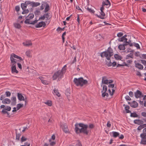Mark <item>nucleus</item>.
<instances>
[{"label":"nucleus","mask_w":146,"mask_h":146,"mask_svg":"<svg viewBox=\"0 0 146 146\" xmlns=\"http://www.w3.org/2000/svg\"><path fill=\"white\" fill-rule=\"evenodd\" d=\"M49 142H50V145L51 146L54 145L55 144V143L54 141H51V139H50L49 140Z\"/></svg>","instance_id":"49530a36"},{"label":"nucleus","mask_w":146,"mask_h":146,"mask_svg":"<svg viewBox=\"0 0 146 146\" xmlns=\"http://www.w3.org/2000/svg\"><path fill=\"white\" fill-rule=\"evenodd\" d=\"M108 85V86L110 88H113L114 87V85L113 84H110Z\"/></svg>","instance_id":"6e6d98bb"},{"label":"nucleus","mask_w":146,"mask_h":146,"mask_svg":"<svg viewBox=\"0 0 146 146\" xmlns=\"http://www.w3.org/2000/svg\"><path fill=\"white\" fill-rule=\"evenodd\" d=\"M101 86H102L103 89L102 91V96L105 99L107 98L108 96V94L106 92H108L107 90L108 88L107 86L106 85L101 84Z\"/></svg>","instance_id":"39448f33"},{"label":"nucleus","mask_w":146,"mask_h":146,"mask_svg":"<svg viewBox=\"0 0 146 146\" xmlns=\"http://www.w3.org/2000/svg\"><path fill=\"white\" fill-rule=\"evenodd\" d=\"M23 106V104H17V110H18Z\"/></svg>","instance_id":"58836bf2"},{"label":"nucleus","mask_w":146,"mask_h":146,"mask_svg":"<svg viewBox=\"0 0 146 146\" xmlns=\"http://www.w3.org/2000/svg\"><path fill=\"white\" fill-rule=\"evenodd\" d=\"M38 21V20H35L34 21H33L31 22V24L34 25L36 23L37 21Z\"/></svg>","instance_id":"774afa93"},{"label":"nucleus","mask_w":146,"mask_h":146,"mask_svg":"<svg viewBox=\"0 0 146 146\" xmlns=\"http://www.w3.org/2000/svg\"><path fill=\"white\" fill-rule=\"evenodd\" d=\"M134 123L135 124L137 125H142L144 123L143 121L140 119H135L134 120Z\"/></svg>","instance_id":"a211bd4d"},{"label":"nucleus","mask_w":146,"mask_h":146,"mask_svg":"<svg viewBox=\"0 0 146 146\" xmlns=\"http://www.w3.org/2000/svg\"><path fill=\"white\" fill-rule=\"evenodd\" d=\"M88 10V12L92 14L94 13V12H95L94 10Z\"/></svg>","instance_id":"bf43d9fd"},{"label":"nucleus","mask_w":146,"mask_h":146,"mask_svg":"<svg viewBox=\"0 0 146 146\" xmlns=\"http://www.w3.org/2000/svg\"><path fill=\"white\" fill-rule=\"evenodd\" d=\"M26 3L29 4L33 7H35L39 6L40 4V3L35 2H31L29 1H27Z\"/></svg>","instance_id":"9d476101"},{"label":"nucleus","mask_w":146,"mask_h":146,"mask_svg":"<svg viewBox=\"0 0 146 146\" xmlns=\"http://www.w3.org/2000/svg\"><path fill=\"white\" fill-rule=\"evenodd\" d=\"M125 44H120L118 46V48L120 50H124L125 49Z\"/></svg>","instance_id":"b1692460"},{"label":"nucleus","mask_w":146,"mask_h":146,"mask_svg":"<svg viewBox=\"0 0 146 146\" xmlns=\"http://www.w3.org/2000/svg\"><path fill=\"white\" fill-rule=\"evenodd\" d=\"M5 94L7 97H10L11 95V93L9 91L6 92H5Z\"/></svg>","instance_id":"de8ad7c7"},{"label":"nucleus","mask_w":146,"mask_h":146,"mask_svg":"<svg viewBox=\"0 0 146 146\" xmlns=\"http://www.w3.org/2000/svg\"><path fill=\"white\" fill-rule=\"evenodd\" d=\"M99 10L98 11V12H97V13H95L96 15L102 19H104L105 16V13L103 11V10Z\"/></svg>","instance_id":"1a4fd4ad"},{"label":"nucleus","mask_w":146,"mask_h":146,"mask_svg":"<svg viewBox=\"0 0 146 146\" xmlns=\"http://www.w3.org/2000/svg\"><path fill=\"white\" fill-rule=\"evenodd\" d=\"M44 103L47 106H50L52 105V102L50 100H47L46 102H44Z\"/></svg>","instance_id":"c9c22d12"},{"label":"nucleus","mask_w":146,"mask_h":146,"mask_svg":"<svg viewBox=\"0 0 146 146\" xmlns=\"http://www.w3.org/2000/svg\"><path fill=\"white\" fill-rule=\"evenodd\" d=\"M140 137L142 138L141 143L143 144H146V135L145 134H141Z\"/></svg>","instance_id":"f8f14e48"},{"label":"nucleus","mask_w":146,"mask_h":146,"mask_svg":"<svg viewBox=\"0 0 146 146\" xmlns=\"http://www.w3.org/2000/svg\"><path fill=\"white\" fill-rule=\"evenodd\" d=\"M113 54L112 49L110 47H109L107 50L101 53V56L103 58L105 57L107 60L106 61H109L110 60V57Z\"/></svg>","instance_id":"7ed1b4c3"},{"label":"nucleus","mask_w":146,"mask_h":146,"mask_svg":"<svg viewBox=\"0 0 146 146\" xmlns=\"http://www.w3.org/2000/svg\"><path fill=\"white\" fill-rule=\"evenodd\" d=\"M129 95L130 96L132 97L133 96V93L132 92H129Z\"/></svg>","instance_id":"e2e57ef3"},{"label":"nucleus","mask_w":146,"mask_h":146,"mask_svg":"<svg viewBox=\"0 0 146 146\" xmlns=\"http://www.w3.org/2000/svg\"><path fill=\"white\" fill-rule=\"evenodd\" d=\"M67 66L64 65L61 70H59L55 72L53 76V80L58 79V80H60L63 77L64 74L65 73L66 70Z\"/></svg>","instance_id":"f03ea898"},{"label":"nucleus","mask_w":146,"mask_h":146,"mask_svg":"<svg viewBox=\"0 0 146 146\" xmlns=\"http://www.w3.org/2000/svg\"><path fill=\"white\" fill-rule=\"evenodd\" d=\"M141 95V92L139 90H137L135 93V95L136 98H140Z\"/></svg>","instance_id":"5701e85b"},{"label":"nucleus","mask_w":146,"mask_h":146,"mask_svg":"<svg viewBox=\"0 0 146 146\" xmlns=\"http://www.w3.org/2000/svg\"><path fill=\"white\" fill-rule=\"evenodd\" d=\"M53 93L54 95H56L58 97H60V94L58 92V90L55 89L53 90Z\"/></svg>","instance_id":"c756f323"},{"label":"nucleus","mask_w":146,"mask_h":146,"mask_svg":"<svg viewBox=\"0 0 146 146\" xmlns=\"http://www.w3.org/2000/svg\"><path fill=\"white\" fill-rule=\"evenodd\" d=\"M130 46H133L137 48V49H140V47L139 45L137 43H133L129 44Z\"/></svg>","instance_id":"2f4dec72"},{"label":"nucleus","mask_w":146,"mask_h":146,"mask_svg":"<svg viewBox=\"0 0 146 146\" xmlns=\"http://www.w3.org/2000/svg\"><path fill=\"white\" fill-rule=\"evenodd\" d=\"M111 124L110 121H108L107 124V127H108L110 128L111 126Z\"/></svg>","instance_id":"3c124183"},{"label":"nucleus","mask_w":146,"mask_h":146,"mask_svg":"<svg viewBox=\"0 0 146 146\" xmlns=\"http://www.w3.org/2000/svg\"><path fill=\"white\" fill-rule=\"evenodd\" d=\"M123 35V33H122L120 32L119 33L117 34V36L118 37H120L122 36Z\"/></svg>","instance_id":"864d4df0"},{"label":"nucleus","mask_w":146,"mask_h":146,"mask_svg":"<svg viewBox=\"0 0 146 146\" xmlns=\"http://www.w3.org/2000/svg\"><path fill=\"white\" fill-rule=\"evenodd\" d=\"M11 104L12 105H15L16 104V98L14 96H13L11 98Z\"/></svg>","instance_id":"6ab92c4d"},{"label":"nucleus","mask_w":146,"mask_h":146,"mask_svg":"<svg viewBox=\"0 0 146 146\" xmlns=\"http://www.w3.org/2000/svg\"><path fill=\"white\" fill-rule=\"evenodd\" d=\"M63 131L65 133H67L68 132V128L67 125L65 123L61 125Z\"/></svg>","instance_id":"dca6fc26"},{"label":"nucleus","mask_w":146,"mask_h":146,"mask_svg":"<svg viewBox=\"0 0 146 146\" xmlns=\"http://www.w3.org/2000/svg\"><path fill=\"white\" fill-rule=\"evenodd\" d=\"M141 62L144 66H146V61L144 60H141Z\"/></svg>","instance_id":"8fccbe9b"},{"label":"nucleus","mask_w":146,"mask_h":146,"mask_svg":"<svg viewBox=\"0 0 146 146\" xmlns=\"http://www.w3.org/2000/svg\"><path fill=\"white\" fill-rule=\"evenodd\" d=\"M41 9H49L50 8L49 4L47 2H43L42 3L41 6Z\"/></svg>","instance_id":"ddd939ff"},{"label":"nucleus","mask_w":146,"mask_h":146,"mask_svg":"<svg viewBox=\"0 0 146 146\" xmlns=\"http://www.w3.org/2000/svg\"><path fill=\"white\" fill-rule=\"evenodd\" d=\"M113 81L111 80H108L106 76H104L102 78V84H109L112 83Z\"/></svg>","instance_id":"0eeeda50"},{"label":"nucleus","mask_w":146,"mask_h":146,"mask_svg":"<svg viewBox=\"0 0 146 146\" xmlns=\"http://www.w3.org/2000/svg\"><path fill=\"white\" fill-rule=\"evenodd\" d=\"M27 1H26L25 3H22L21 4V7L22 9H25L28 4L26 3Z\"/></svg>","instance_id":"cd10ccee"},{"label":"nucleus","mask_w":146,"mask_h":146,"mask_svg":"<svg viewBox=\"0 0 146 146\" xmlns=\"http://www.w3.org/2000/svg\"><path fill=\"white\" fill-rule=\"evenodd\" d=\"M30 144L28 143H25L23 145H22L21 146H30Z\"/></svg>","instance_id":"4d7b16f0"},{"label":"nucleus","mask_w":146,"mask_h":146,"mask_svg":"<svg viewBox=\"0 0 146 146\" xmlns=\"http://www.w3.org/2000/svg\"><path fill=\"white\" fill-rule=\"evenodd\" d=\"M145 127H146V124H142L139 126L137 128V130H140Z\"/></svg>","instance_id":"473e14b6"},{"label":"nucleus","mask_w":146,"mask_h":146,"mask_svg":"<svg viewBox=\"0 0 146 146\" xmlns=\"http://www.w3.org/2000/svg\"><path fill=\"white\" fill-rule=\"evenodd\" d=\"M110 6V3L108 0H106L103 3L102 7H101L100 9H107Z\"/></svg>","instance_id":"9b49d317"},{"label":"nucleus","mask_w":146,"mask_h":146,"mask_svg":"<svg viewBox=\"0 0 146 146\" xmlns=\"http://www.w3.org/2000/svg\"><path fill=\"white\" fill-rule=\"evenodd\" d=\"M17 97L18 99L20 101H24V98L23 96H22L21 94L18 93L17 94Z\"/></svg>","instance_id":"4be33fe9"},{"label":"nucleus","mask_w":146,"mask_h":146,"mask_svg":"<svg viewBox=\"0 0 146 146\" xmlns=\"http://www.w3.org/2000/svg\"><path fill=\"white\" fill-rule=\"evenodd\" d=\"M126 36V35H125L123 36L121 38L120 41L126 43L127 44H126L127 45L128 43V42H127V39L125 38Z\"/></svg>","instance_id":"bb28decb"},{"label":"nucleus","mask_w":146,"mask_h":146,"mask_svg":"<svg viewBox=\"0 0 146 146\" xmlns=\"http://www.w3.org/2000/svg\"><path fill=\"white\" fill-rule=\"evenodd\" d=\"M18 66V67L20 68V69H21L22 68V66L21 64L18 63H17Z\"/></svg>","instance_id":"69168bd1"},{"label":"nucleus","mask_w":146,"mask_h":146,"mask_svg":"<svg viewBox=\"0 0 146 146\" xmlns=\"http://www.w3.org/2000/svg\"><path fill=\"white\" fill-rule=\"evenodd\" d=\"M27 138L25 136H23L21 138V141L23 142L26 141L27 140Z\"/></svg>","instance_id":"79ce46f5"},{"label":"nucleus","mask_w":146,"mask_h":146,"mask_svg":"<svg viewBox=\"0 0 146 146\" xmlns=\"http://www.w3.org/2000/svg\"><path fill=\"white\" fill-rule=\"evenodd\" d=\"M94 127V125L93 124H89L88 127L87 125L80 123L75 125V130L77 133H82L87 135L89 131L88 128L92 129Z\"/></svg>","instance_id":"f257e3e1"},{"label":"nucleus","mask_w":146,"mask_h":146,"mask_svg":"<svg viewBox=\"0 0 146 146\" xmlns=\"http://www.w3.org/2000/svg\"><path fill=\"white\" fill-rule=\"evenodd\" d=\"M125 98L127 100H131V98H130V97L128 96H126L125 97Z\"/></svg>","instance_id":"680f3d73"},{"label":"nucleus","mask_w":146,"mask_h":146,"mask_svg":"<svg viewBox=\"0 0 146 146\" xmlns=\"http://www.w3.org/2000/svg\"><path fill=\"white\" fill-rule=\"evenodd\" d=\"M141 115L144 117H146V113L145 112H143L141 113Z\"/></svg>","instance_id":"0e129e2a"},{"label":"nucleus","mask_w":146,"mask_h":146,"mask_svg":"<svg viewBox=\"0 0 146 146\" xmlns=\"http://www.w3.org/2000/svg\"><path fill=\"white\" fill-rule=\"evenodd\" d=\"M1 112L3 114H5L7 113V112L6 111V110L5 109H3L2 111Z\"/></svg>","instance_id":"052dcab7"},{"label":"nucleus","mask_w":146,"mask_h":146,"mask_svg":"<svg viewBox=\"0 0 146 146\" xmlns=\"http://www.w3.org/2000/svg\"><path fill=\"white\" fill-rule=\"evenodd\" d=\"M111 134H112L113 136L114 137H117L119 135V133L115 131L112 132L111 133Z\"/></svg>","instance_id":"f704fd0d"},{"label":"nucleus","mask_w":146,"mask_h":146,"mask_svg":"<svg viewBox=\"0 0 146 146\" xmlns=\"http://www.w3.org/2000/svg\"><path fill=\"white\" fill-rule=\"evenodd\" d=\"M111 91H112L111 92V90L110 89H109L108 90V92L109 94L111 96H112L114 93L115 90L113 89H111Z\"/></svg>","instance_id":"e433bc0d"},{"label":"nucleus","mask_w":146,"mask_h":146,"mask_svg":"<svg viewBox=\"0 0 146 146\" xmlns=\"http://www.w3.org/2000/svg\"><path fill=\"white\" fill-rule=\"evenodd\" d=\"M21 136V134L20 133H16V139L17 141H19Z\"/></svg>","instance_id":"a19ab883"},{"label":"nucleus","mask_w":146,"mask_h":146,"mask_svg":"<svg viewBox=\"0 0 146 146\" xmlns=\"http://www.w3.org/2000/svg\"><path fill=\"white\" fill-rule=\"evenodd\" d=\"M14 25L15 28L18 29H19L21 27V26L20 24L17 23H14Z\"/></svg>","instance_id":"4c0bfd02"},{"label":"nucleus","mask_w":146,"mask_h":146,"mask_svg":"<svg viewBox=\"0 0 146 146\" xmlns=\"http://www.w3.org/2000/svg\"><path fill=\"white\" fill-rule=\"evenodd\" d=\"M41 9H49L50 8L49 4L47 2H43L42 3L41 6Z\"/></svg>","instance_id":"4468645a"},{"label":"nucleus","mask_w":146,"mask_h":146,"mask_svg":"<svg viewBox=\"0 0 146 146\" xmlns=\"http://www.w3.org/2000/svg\"><path fill=\"white\" fill-rule=\"evenodd\" d=\"M114 56L115 59L117 60H121L122 58V57L121 56L118 54H115Z\"/></svg>","instance_id":"72a5a7b5"},{"label":"nucleus","mask_w":146,"mask_h":146,"mask_svg":"<svg viewBox=\"0 0 146 146\" xmlns=\"http://www.w3.org/2000/svg\"><path fill=\"white\" fill-rule=\"evenodd\" d=\"M138 105L137 102L135 101H133L130 104L131 106L133 108H135L137 107Z\"/></svg>","instance_id":"a878e982"},{"label":"nucleus","mask_w":146,"mask_h":146,"mask_svg":"<svg viewBox=\"0 0 146 146\" xmlns=\"http://www.w3.org/2000/svg\"><path fill=\"white\" fill-rule=\"evenodd\" d=\"M28 18L30 19H32L34 17V15L33 14H30L28 16Z\"/></svg>","instance_id":"c03bdc74"},{"label":"nucleus","mask_w":146,"mask_h":146,"mask_svg":"<svg viewBox=\"0 0 146 146\" xmlns=\"http://www.w3.org/2000/svg\"><path fill=\"white\" fill-rule=\"evenodd\" d=\"M5 109L8 111H10L11 110V108L9 106H7Z\"/></svg>","instance_id":"5fc2aeb1"},{"label":"nucleus","mask_w":146,"mask_h":146,"mask_svg":"<svg viewBox=\"0 0 146 146\" xmlns=\"http://www.w3.org/2000/svg\"><path fill=\"white\" fill-rule=\"evenodd\" d=\"M106 64L108 66H115L116 64V63L115 62L111 60L109 61L106 62Z\"/></svg>","instance_id":"2eb2a0df"},{"label":"nucleus","mask_w":146,"mask_h":146,"mask_svg":"<svg viewBox=\"0 0 146 146\" xmlns=\"http://www.w3.org/2000/svg\"><path fill=\"white\" fill-rule=\"evenodd\" d=\"M10 58L11 60V62H12V63L13 62L17 63V60L15 58L19 59L20 60H22V58L21 57L18 56L14 53H12L11 54Z\"/></svg>","instance_id":"423d86ee"},{"label":"nucleus","mask_w":146,"mask_h":146,"mask_svg":"<svg viewBox=\"0 0 146 146\" xmlns=\"http://www.w3.org/2000/svg\"><path fill=\"white\" fill-rule=\"evenodd\" d=\"M49 18V15L48 14H45L44 15L40 18L39 19L42 20H44V19H45L46 20H47Z\"/></svg>","instance_id":"393cba45"},{"label":"nucleus","mask_w":146,"mask_h":146,"mask_svg":"<svg viewBox=\"0 0 146 146\" xmlns=\"http://www.w3.org/2000/svg\"><path fill=\"white\" fill-rule=\"evenodd\" d=\"M23 44V45L25 46H31L32 44V43L30 41H27L24 42Z\"/></svg>","instance_id":"412c9836"},{"label":"nucleus","mask_w":146,"mask_h":146,"mask_svg":"<svg viewBox=\"0 0 146 146\" xmlns=\"http://www.w3.org/2000/svg\"><path fill=\"white\" fill-rule=\"evenodd\" d=\"M29 12V10H24L22 12V14H26L28 13Z\"/></svg>","instance_id":"09e8293b"},{"label":"nucleus","mask_w":146,"mask_h":146,"mask_svg":"<svg viewBox=\"0 0 146 146\" xmlns=\"http://www.w3.org/2000/svg\"><path fill=\"white\" fill-rule=\"evenodd\" d=\"M5 96L3 95H2L1 96L0 98V100H3L5 98Z\"/></svg>","instance_id":"338daca9"},{"label":"nucleus","mask_w":146,"mask_h":146,"mask_svg":"<svg viewBox=\"0 0 146 146\" xmlns=\"http://www.w3.org/2000/svg\"><path fill=\"white\" fill-rule=\"evenodd\" d=\"M42 82L43 84L45 85L48 84V82L46 80H43L42 81Z\"/></svg>","instance_id":"603ef678"},{"label":"nucleus","mask_w":146,"mask_h":146,"mask_svg":"<svg viewBox=\"0 0 146 146\" xmlns=\"http://www.w3.org/2000/svg\"><path fill=\"white\" fill-rule=\"evenodd\" d=\"M32 51L30 50H28L25 52V54L28 57H31V53Z\"/></svg>","instance_id":"7c9ffc66"},{"label":"nucleus","mask_w":146,"mask_h":146,"mask_svg":"<svg viewBox=\"0 0 146 146\" xmlns=\"http://www.w3.org/2000/svg\"><path fill=\"white\" fill-rule=\"evenodd\" d=\"M135 66L138 68L140 69H142L143 67L142 65L138 63H135Z\"/></svg>","instance_id":"c85d7f7f"},{"label":"nucleus","mask_w":146,"mask_h":146,"mask_svg":"<svg viewBox=\"0 0 146 146\" xmlns=\"http://www.w3.org/2000/svg\"><path fill=\"white\" fill-rule=\"evenodd\" d=\"M11 100L8 98H5L2 101V103L4 104H9L11 102Z\"/></svg>","instance_id":"aec40b11"},{"label":"nucleus","mask_w":146,"mask_h":146,"mask_svg":"<svg viewBox=\"0 0 146 146\" xmlns=\"http://www.w3.org/2000/svg\"><path fill=\"white\" fill-rule=\"evenodd\" d=\"M73 82L77 86H82L88 83V81L84 79L83 78L80 77L77 78H74Z\"/></svg>","instance_id":"20e7f679"},{"label":"nucleus","mask_w":146,"mask_h":146,"mask_svg":"<svg viewBox=\"0 0 146 146\" xmlns=\"http://www.w3.org/2000/svg\"><path fill=\"white\" fill-rule=\"evenodd\" d=\"M29 19H27L25 20V22L26 24H31V22Z\"/></svg>","instance_id":"a18cd8bd"},{"label":"nucleus","mask_w":146,"mask_h":146,"mask_svg":"<svg viewBox=\"0 0 146 146\" xmlns=\"http://www.w3.org/2000/svg\"><path fill=\"white\" fill-rule=\"evenodd\" d=\"M129 107L128 106H127L125 107V110L127 113H129L131 112L129 110Z\"/></svg>","instance_id":"37998d69"},{"label":"nucleus","mask_w":146,"mask_h":146,"mask_svg":"<svg viewBox=\"0 0 146 146\" xmlns=\"http://www.w3.org/2000/svg\"><path fill=\"white\" fill-rule=\"evenodd\" d=\"M141 57L142 58L146 59V54H143L141 55Z\"/></svg>","instance_id":"13d9d810"},{"label":"nucleus","mask_w":146,"mask_h":146,"mask_svg":"<svg viewBox=\"0 0 146 146\" xmlns=\"http://www.w3.org/2000/svg\"><path fill=\"white\" fill-rule=\"evenodd\" d=\"M17 63L11 62V72L13 74H17L18 71L17 70L16 65Z\"/></svg>","instance_id":"6e6552de"},{"label":"nucleus","mask_w":146,"mask_h":146,"mask_svg":"<svg viewBox=\"0 0 146 146\" xmlns=\"http://www.w3.org/2000/svg\"><path fill=\"white\" fill-rule=\"evenodd\" d=\"M130 116L131 117H137L138 116V115L135 113H131Z\"/></svg>","instance_id":"ea45409f"},{"label":"nucleus","mask_w":146,"mask_h":146,"mask_svg":"<svg viewBox=\"0 0 146 146\" xmlns=\"http://www.w3.org/2000/svg\"><path fill=\"white\" fill-rule=\"evenodd\" d=\"M46 25L45 23L44 22H40L36 25L35 27L36 28H40L42 27H44Z\"/></svg>","instance_id":"f3484780"}]
</instances>
